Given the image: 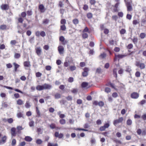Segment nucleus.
<instances>
[{
    "instance_id": "nucleus-7",
    "label": "nucleus",
    "mask_w": 146,
    "mask_h": 146,
    "mask_svg": "<svg viewBox=\"0 0 146 146\" xmlns=\"http://www.w3.org/2000/svg\"><path fill=\"white\" fill-rule=\"evenodd\" d=\"M0 8L2 10H7L9 8V4H2L0 6Z\"/></svg>"
},
{
    "instance_id": "nucleus-10",
    "label": "nucleus",
    "mask_w": 146,
    "mask_h": 146,
    "mask_svg": "<svg viewBox=\"0 0 146 146\" xmlns=\"http://www.w3.org/2000/svg\"><path fill=\"white\" fill-rule=\"evenodd\" d=\"M139 96V94L137 92H133L131 95V97L133 99H137Z\"/></svg>"
},
{
    "instance_id": "nucleus-25",
    "label": "nucleus",
    "mask_w": 146,
    "mask_h": 146,
    "mask_svg": "<svg viewBox=\"0 0 146 146\" xmlns=\"http://www.w3.org/2000/svg\"><path fill=\"white\" fill-rule=\"evenodd\" d=\"M106 56V54L104 52L101 53L99 56V57L102 59L105 58Z\"/></svg>"
},
{
    "instance_id": "nucleus-33",
    "label": "nucleus",
    "mask_w": 146,
    "mask_h": 146,
    "mask_svg": "<svg viewBox=\"0 0 146 146\" xmlns=\"http://www.w3.org/2000/svg\"><path fill=\"white\" fill-rule=\"evenodd\" d=\"M146 35L145 33H140L139 37L141 39H143L146 37Z\"/></svg>"
},
{
    "instance_id": "nucleus-1",
    "label": "nucleus",
    "mask_w": 146,
    "mask_h": 146,
    "mask_svg": "<svg viewBox=\"0 0 146 146\" xmlns=\"http://www.w3.org/2000/svg\"><path fill=\"white\" fill-rule=\"evenodd\" d=\"M52 88L51 85L44 84L43 85H38L36 87V89L38 91H41L44 90H50Z\"/></svg>"
},
{
    "instance_id": "nucleus-38",
    "label": "nucleus",
    "mask_w": 146,
    "mask_h": 146,
    "mask_svg": "<svg viewBox=\"0 0 146 146\" xmlns=\"http://www.w3.org/2000/svg\"><path fill=\"white\" fill-rule=\"evenodd\" d=\"M69 68L70 70L73 71L76 69V67L75 66H69Z\"/></svg>"
},
{
    "instance_id": "nucleus-28",
    "label": "nucleus",
    "mask_w": 146,
    "mask_h": 146,
    "mask_svg": "<svg viewBox=\"0 0 146 146\" xmlns=\"http://www.w3.org/2000/svg\"><path fill=\"white\" fill-rule=\"evenodd\" d=\"M7 28V26L5 25H2L0 26V29L2 30H6Z\"/></svg>"
},
{
    "instance_id": "nucleus-41",
    "label": "nucleus",
    "mask_w": 146,
    "mask_h": 146,
    "mask_svg": "<svg viewBox=\"0 0 146 146\" xmlns=\"http://www.w3.org/2000/svg\"><path fill=\"white\" fill-rule=\"evenodd\" d=\"M86 32H87L89 33H90V31L88 27H86L84 30L83 31V33H84Z\"/></svg>"
},
{
    "instance_id": "nucleus-13",
    "label": "nucleus",
    "mask_w": 146,
    "mask_h": 146,
    "mask_svg": "<svg viewBox=\"0 0 146 146\" xmlns=\"http://www.w3.org/2000/svg\"><path fill=\"white\" fill-rule=\"evenodd\" d=\"M35 50L38 56H40L41 55L42 53V49L40 47H37L35 48Z\"/></svg>"
},
{
    "instance_id": "nucleus-34",
    "label": "nucleus",
    "mask_w": 146,
    "mask_h": 146,
    "mask_svg": "<svg viewBox=\"0 0 146 146\" xmlns=\"http://www.w3.org/2000/svg\"><path fill=\"white\" fill-rule=\"evenodd\" d=\"M59 122L62 125H64L66 123V121L64 119H61L60 120Z\"/></svg>"
},
{
    "instance_id": "nucleus-14",
    "label": "nucleus",
    "mask_w": 146,
    "mask_h": 146,
    "mask_svg": "<svg viewBox=\"0 0 146 146\" xmlns=\"http://www.w3.org/2000/svg\"><path fill=\"white\" fill-rule=\"evenodd\" d=\"M84 72H83V76H86L88 75V72L89 71L88 68L85 67L83 69Z\"/></svg>"
},
{
    "instance_id": "nucleus-5",
    "label": "nucleus",
    "mask_w": 146,
    "mask_h": 146,
    "mask_svg": "<svg viewBox=\"0 0 146 146\" xmlns=\"http://www.w3.org/2000/svg\"><path fill=\"white\" fill-rule=\"evenodd\" d=\"M123 120V118L122 117H120L118 119L114 120L113 121V124L116 126L117 124L122 123Z\"/></svg>"
},
{
    "instance_id": "nucleus-64",
    "label": "nucleus",
    "mask_w": 146,
    "mask_h": 146,
    "mask_svg": "<svg viewBox=\"0 0 146 146\" xmlns=\"http://www.w3.org/2000/svg\"><path fill=\"white\" fill-rule=\"evenodd\" d=\"M21 15L22 17L25 18L26 17L27 14L25 12H23L21 13Z\"/></svg>"
},
{
    "instance_id": "nucleus-19",
    "label": "nucleus",
    "mask_w": 146,
    "mask_h": 146,
    "mask_svg": "<svg viewBox=\"0 0 146 146\" xmlns=\"http://www.w3.org/2000/svg\"><path fill=\"white\" fill-rule=\"evenodd\" d=\"M50 128L52 129H60V127H56L55 124L54 123H51L49 125Z\"/></svg>"
},
{
    "instance_id": "nucleus-48",
    "label": "nucleus",
    "mask_w": 146,
    "mask_h": 146,
    "mask_svg": "<svg viewBox=\"0 0 146 146\" xmlns=\"http://www.w3.org/2000/svg\"><path fill=\"white\" fill-rule=\"evenodd\" d=\"M40 36L42 37H44L46 36L45 32L43 31H42L40 33Z\"/></svg>"
},
{
    "instance_id": "nucleus-54",
    "label": "nucleus",
    "mask_w": 146,
    "mask_h": 146,
    "mask_svg": "<svg viewBox=\"0 0 146 146\" xmlns=\"http://www.w3.org/2000/svg\"><path fill=\"white\" fill-rule=\"evenodd\" d=\"M66 98L67 100L71 101L72 99V97L70 96H69L66 97Z\"/></svg>"
},
{
    "instance_id": "nucleus-24",
    "label": "nucleus",
    "mask_w": 146,
    "mask_h": 146,
    "mask_svg": "<svg viewBox=\"0 0 146 146\" xmlns=\"http://www.w3.org/2000/svg\"><path fill=\"white\" fill-rule=\"evenodd\" d=\"M86 16L88 19H91L92 18L93 15L92 13L89 12L87 14Z\"/></svg>"
},
{
    "instance_id": "nucleus-15",
    "label": "nucleus",
    "mask_w": 146,
    "mask_h": 146,
    "mask_svg": "<svg viewBox=\"0 0 146 146\" xmlns=\"http://www.w3.org/2000/svg\"><path fill=\"white\" fill-rule=\"evenodd\" d=\"M39 9H40V11L42 13H44L46 10L44 7L43 4H40L38 6Z\"/></svg>"
},
{
    "instance_id": "nucleus-43",
    "label": "nucleus",
    "mask_w": 146,
    "mask_h": 146,
    "mask_svg": "<svg viewBox=\"0 0 146 146\" xmlns=\"http://www.w3.org/2000/svg\"><path fill=\"white\" fill-rule=\"evenodd\" d=\"M111 90L110 88L106 87L105 89V91L107 93H109L111 92Z\"/></svg>"
},
{
    "instance_id": "nucleus-26",
    "label": "nucleus",
    "mask_w": 146,
    "mask_h": 146,
    "mask_svg": "<svg viewBox=\"0 0 146 146\" xmlns=\"http://www.w3.org/2000/svg\"><path fill=\"white\" fill-rule=\"evenodd\" d=\"M24 139L26 141L28 142H30L32 140V138H31L30 137L28 136H26L25 138Z\"/></svg>"
},
{
    "instance_id": "nucleus-61",
    "label": "nucleus",
    "mask_w": 146,
    "mask_h": 146,
    "mask_svg": "<svg viewBox=\"0 0 146 146\" xmlns=\"http://www.w3.org/2000/svg\"><path fill=\"white\" fill-rule=\"evenodd\" d=\"M112 19L114 20L115 21H116L117 20L118 17L117 15H113L112 16Z\"/></svg>"
},
{
    "instance_id": "nucleus-20",
    "label": "nucleus",
    "mask_w": 146,
    "mask_h": 146,
    "mask_svg": "<svg viewBox=\"0 0 146 146\" xmlns=\"http://www.w3.org/2000/svg\"><path fill=\"white\" fill-rule=\"evenodd\" d=\"M16 129L15 127H13L11 129V135L12 136H15L16 135V133H15Z\"/></svg>"
},
{
    "instance_id": "nucleus-29",
    "label": "nucleus",
    "mask_w": 146,
    "mask_h": 146,
    "mask_svg": "<svg viewBox=\"0 0 146 146\" xmlns=\"http://www.w3.org/2000/svg\"><path fill=\"white\" fill-rule=\"evenodd\" d=\"M146 103V100H143L141 101L139 103V104L143 106V105Z\"/></svg>"
},
{
    "instance_id": "nucleus-9",
    "label": "nucleus",
    "mask_w": 146,
    "mask_h": 146,
    "mask_svg": "<svg viewBox=\"0 0 146 146\" xmlns=\"http://www.w3.org/2000/svg\"><path fill=\"white\" fill-rule=\"evenodd\" d=\"M58 50L60 54H62L64 52V48L63 46L60 45L58 47Z\"/></svg>"
},
{
    "instance_id": "nucleus-59",
    "label": "nucleus",
    "mask_w": 146,
    "mask_h": 146,
    "mask_svg": "<svg viewBox=\"0 0 146 146\" xmlns=\"http://www.w3.org/2000/svg\"><path fill=\"white\" fill-rule=\"evenodd\" d=\"M88 35L87 33H83V38H87L88 37Z\"/></svg>"
},
{
    "instance_id": "nucleus-11",
    "label": "nucleus",
    "mask_w": 146,
    "mask_h": 146,
    "mask_svg": "<svg viewBox=\"0 0 146 146\" xmlns=\"http://www.w3.org/2000/svg\"><path fill=\"white\" fill-rule=\"evenodd\" d=\"M107 85L111 87L112 88L116 90H117V88H118V87L117 86H116L115 84L111 83V82H108Z\"/></svg>"
},
{
    "instance_id": "nucleus-27",
    "label": "nucleus",
    "mask_w": 146,
    "mask_h": 146,
    "mask_svg": "<svg viewBox=\"0 0 146 146\" xmlns=\"http://www.w3.org/2000/svg\"><path fill=\"white\" fill-rule=\"evenodd\" d=\"M54 96L55 99H56L60 98L61 97V95L59 93H56L54 95Z\"/></svg>"
},
{
    "instance_id": "nucleus-39",
    "label": "nucleus",
    "mask_w": 146,
    "mask_h": 146,
    "mask_svg": "<svg viewBox=\"0 0 146 146\" xmlns=\"http://www.w3.org/2000/svg\"><path fill=\"white\" fill-rule=\"evenodd\" d=\"M36 112L38 117L40 116V113L39 110L37 107H36Z\"/></svg>"
},
{
    "instance_id": "nucleus-16",
    "label": "nucleus",
    "mask_w": 146,
    "mask_h": 146,
    "mask_svg": "<svg viewBox=\"0 0 146 146\" xmlns=\"http://www.w3.org/2000/svg\"><path fill=\"white\" fill-rule=\"evenodd\" d=\"M126 56V55H123V54H115V59L114 58V61H115L116 60V58H123L124 57H125Z\"/></svg>"
},
{
    "instance_id": "nucleus-45",
    "label": "nucleus",
    "mask_w": 146,
    "mask_h": 146,
    "mask_svg": "<svg viewBox=\"0 0 146 146\" xmlns=\"http://www.w3.org/2000/svg\"><path fill=\"white\" fill-rule=\"evenodd\" d=\"M60 30L62 31H65L66 29V27L65 25H62L60 26Z\"/></svg>"
},
{
    "instance_id": "nucleus-42",
    "label": "nucleus",
    "mask_w": 146,
    "mask_h": 146,
    "mask_svg": "<svg viewBox=\"0 0 146 146\" xmlns=\"http://www.w3.org/2000/svg\"><path fill=\"white\" fill-rule=\"evenodd\" d=\"M72 22L74 25H76L78 24L79 21L77 19H75L73 20Z\"/></svg>"
},
{
    "instance_id": "nucleus-30",
    "label": "nucleus",
    "mask_w": 146,
    "mask_h": 146,
    "mask_svg": "<svg viewBox=\"0 0 146 146\" xmlns=\"http://www.w3.org/2000/svg\"><path fill=\"white\" fill-rule=\"evenodd\" d=\"M21 57V54L19 53H15L14 55V57L16 59H18Z\"/></svg>"
},
{
    "instance_id": "nucleus-23",
    "label": "nucleus",
    "mask_w": 146,
    "mask_h": 146,
    "mask_svg": "<svg viewBox=\"0 0 146 146\" xmlns=\"http://www.w3.org/2000/svg\"><path fill=\"white\" fill-rule=\"evenodd\" d=\"M131 40L134 44H136L138 42V38L137 37L134 36Z\"/></svg>"
},
{
    "instance_id": "nucleus-35",
    "label": "nucleus",
    "mask_w": 146,
    "mask_h": 146,
    "mask_svg": "<svg viewBox=\"0 0 146 146\" xmlns=\"http://www.w3.org/2000/svg\"><path fill=\"white\" fill-rule=\"evenodd\" d=\"M49 20L48 19H45L42 21V24H47L49 22Z\"/></svg>"
},
{
    "instance_id": "nucleus-22",
    "label": "nucleus",
    "mask_w": 146,
    "mask_h": 146,
    "mask_svg": "<svg viewBox=\"0 0 146 146\" xmlns=\"http://www.w3.org/2000/svg\"><path fill=\"white\" fill-rule=\"evenodd\" d=\"M16 102L17 104L20 106L24 104L23 101L21 99H18Z\"/></svg>"
},
{
    "instance_id": "nucleus-46",
    "label": "nucleus",
    "mask_w": 146,
    "mask_h": 146,
    "mask_svg": "<svg viewBox=\"0 0 146 146\" xmlns=\"http://www.w3.org/2000/svg\"><path fill=\"white\" fill-rule=\"evenodd\" d=\"M25 106L26 108H29L31 106L30 104L29 101H27L26 104H25Z\"/></svg>"
},
{
    "instance_id": "nucleus-55",
    "label": "nucleus",
    "mask_w": 146,
    "mask_h": 146,
    "mask_svg": "<svg viewBox=\"0 0 146 146\" xmlns=\"http://www.w3.org/2000/svg\"><path fill=\"white\" fill-rule=\"evenodd\" d=\"M35 75L36 77H39L42 76V74L40 72H38L36 73Z\"/></svg>"
},
{
    "instance_id": "nucleus-44",
    "label": "nucleus",
    "mask_w": 146,
    "mask_h": 146,
    "mask_svg": "<svg viewBox=\"0 0 146 146\" xmlns=\"http://www.w3.org/2000/svg\"><path fill=\"white\" fill-rule=\"evenodd\" d=\"M127 124L128 125H131L132 123V120L130 119H128L126 122Z\"/></svg>"
},
{
    "instance_id": "nucleus-2",
    "label": "nucleus",
    "mask_w": 146,
    "mask_h": 146,
    "mask_svg": "<svg viewBox=\"0 0 146 146\" xmlns=\"http://www.w3.org/2000/svg\"><path fill=\"white\" fill-rule=\"evenodd\" d=\"M125 3L127 7V11H131L132 10V0H124Z\"/></svg>"
},
{
    "instance_id": "nucleus-32",
    "label": "nucleus",
    "mask_w": 146,
    "mask_h": 146,
    "mask_svg": "<svg viewBox=\"0 0 146 146\" xmlns=\"http://www.w3.org/2000/svg\"><path fill=\"white\" fill-rule=\"evenodd\" d=\"M47 146H58L57 143H53L50 142H48L47 144Z\"/></svg>"
},
{
    "instance_id": "nucleus-12",
    "label": "nucleus",
    "mask_w": 146,
    "mask_h": 146,
    "mask_svg": "<svg viewBox=\"0 0 146 146\" xmlns=\"http://www.w3.org/2000/svg\"><path fill=\"white\" fill-rule=\"evenodd\" d=\"M54 135L56 137L58 138L59 139L62 138L64 136L63 134L62 133L59 134V132L57 131L55 132Z\"/></svg>"
},
{
    "instance_id": "nucleus-31",
    "label": "nucleus",
    "mask_w": 146,
    "mask_h": 146,
    "mask_svg": "<svg viewBox=\"0 0 146 146\" xmlns=\"http://www.w3.org/2000/svg\"><path fill=\"white\" fill-rule=\"evenodd\" d=\"M117 69L114 68L113 70V74L115 77L117 78Z\"/></svg>"
},
{
    "instance_id": "nucleus-58",
    "label": "nucleus",
    "mask_w": 146,
    "mask_h": 146,
    "mask_svg": "<svg viewBox=\"0 0 146 146\" xmlns=\"http://www.w3.org/2000/svg\"><path fill=\"white\" fill-rule=\"evenodd\" d=\"M71 92L73 93H77L78 92V90L77 89L73 88L71 90Z\"/></svg>"
},
{
    "instance_id": "nucleus-57",
    "label": "nucleus",
    "mask_w": 146,
    "mask_h": 146,
    "mask_svg": "<svg viewBox=\"0 0 146 146\" xmlns=\"http://www.w3.org/2000/svg\"><path fill=\"white\" fill-rule=\"evenodd\" d=\"M17 43L15 40H12L10 42V44L12 45H15Z\"/></svg>"
},
{
    "instance_id": "nucleus-62",
    "label": "nucleus",
    "mask_w": 146,
    "mask_h": 146,
    "mask_svg": "<svg viewBox=\"0 0 146 146\" xmlns=\"http://www.w3.org/2000/svg\"><path fill=\"white\" fill-rule=\"evenodd\" d=\"M27 15L28 16H30L32 15V12L31 10H28L27 12Z\"/></svg>"
},
{
    "instance_id": "nucleus-47",
    "label": "nucleus",
    "mask_w": 146,
    "mask_h": 146,
    "mask_svg": "<svg viewBox=\"0 0 146 146\" xmlns=\"http://www.w3.org/2000/svg\"><path fill=\"white\" fill-rule=\"evenodd\" d=\"M126 30L124 29H122L120 31V33L121 35H123L126 33Z\"/></svg>"
},
{
    "instance_id": "nucleus-53",
    "label": "nucleus",
    "mask_w": 146,
    "mask_h": 146,
    "mask_svg": "<svg viewBox=\"0 0 146 146\" xmlns=\"http://www.w3.org/2000/svg\"><path fill=\"white\" fill-rule=\"evenodd\" d=\"M74 79L72 77H69L68 79V81L70 83H72L74 81Z\"/></svg>"
},
{
    "instance_id": "nucleus-52",
    "label": "nucleus",
    "mask_w": 146,
    "mask_h": 146,
    "mask_svg": "<svg viewBox=\"0 0 146 146\" xmlns=\"http://www.w3.org/2000/svg\"><path fill=\"white\" fill-rule=\"evenodd\" d=\"M17 129L18 130V132H19L20 131L23 130V128L21 126H19L17 127Z\"/></svg>"
},
{
    "instance_id": "nucleus-51",
    "label": "nucleus",
    "mask_w": 146,
    "mask_h": 146,
    "mask_svg": "<svg viewBox=\"0 0 146 146\" xmlns=\"http://www.w3.org/2000/svg\"><path fill=\"white\" fill-rule=\"evenodd\" d=\"M7 122L9 123H13V120L12 118H10L7 119Z\"/></svg>"
},
{
    "instance_id": "nucleus-36",
    "label": "nucleus",
    "mask_w": 146,
    "mask_h": 146,
    "mask_svg": "<svg viewBox=\"0 0 146 146\" xmlns=\"http://www.w3.org/2000/svg\"><path fill=\"white\" fill-rule=\"evenodd\" d=\"M61 112L59 111L58 113V114L59 115V117L63 119L65 117V115L63 114H60Z\"/></svg>"
},
{
    "instance_id": "nucleus-3",
    "label": "nucleus",
    "mask_w": 146,
    "mask_h": 146,
    "mask_svg": "<svg viewBox=\"0 0 146 146\" xmlns=\"http://www.w3.org/2000/svg\"><path fill=\"white\" fill-rule=\"evenodd\" d=\"M135 65L139 67L140 69L141 70L144 69L145 68V65L143 63H140V62L137 61L135 62Z\"/></svg>"
},
{
    "instance_id": "nucleus-56",
    "label": "nucleus",
    "mask_w": 146,
    "mask_h": 146,
    "mask_svg": "<svg viewBox=\"0 0 146 146\" xmlns=\"http://www.w3.org/2000/svg\"><path fill=\"white\" fill-rule=\"evenodd\" d=\"M90 3L91 5H94L96 3L95 0H90Z\"/></svg>"
},
{
    "instance_id": "nucleus-8",
    "label": "nucleus",
    "mask_w": 146,
    "mask_h": 146,
    "mask_svg": "<svg viewBox=\"0 0 146 146\" xmlns=\"http://www.w3.org/2000/svg\"><path fill=\"white\" fill-rule=\"evenodd\" d=\"M59 40L63 45H65L68 42L67 40H65L64 37L63 36H61L60 37Z\"/></svg>"
},
{
    "instance_id": "nucleus-4",
    "label": "nucleus",
    "mask_w": 146,
    "mask_h": 146,
    "mask_svg": "<svg viewBox=\"0 0 146 146\" xmlns=\"http://www.w3.org/2000/svg\"><path fill=\"white\" fill-rule=\"evenodd\" d=\"M7 137L6 136H3V135L0 133V145L5 143L6 141Z\"/></svg>"
},
{
    "instance_id": "nucleus-21",
    "label": "nucleus",
    "mask_w": 146,
    "mask_h": 146,
    "mask_svg": "<svg viewBox=\"0 0 146 146\" xmlns=\"http://www.w3.org/2000/svg\"><path fill=\"white\" fill-rule=\"evenodd\" d=\"M14 66V70L15 72L17 71V69L19 67L20 65L15 62H14L13 63Z\"/></svg>"
},
{
    "instance_id": "nucleus-6",
    "label": "nucleus",
    "mask_w": 146,
    "mask_h": 146,
    "mask_svg": "<svg viewBox=\"0 0 146 146\" xmlns=\"http://www.w3.org/2000/svg\"><path fill=\"white\" fill-rule=\"evenodd\" d=\"M119 4L120 3L119 2H117L114 5H112V7H113V9L112 10V12L113 13H115L118 12V7Z\"/></svg>"
},
{
    "instance_id": "nucleus-17",
    "label": "nucleus",
    "mask_w": 146,
    "mask_h": 146,
    "mask_svg": "<svg viewBox=\"0 0 146 146\" xmlns=\"http://www.w3.org/2000/svg\"><path fill=\"white\" fill-rule=\"evenodd\" d=\"M23 65L24 67H29L31 66L30 62L29 61H25L24 62Z\"/></svg>"
},
{
    "instance_id": "nucleus-63",
    "label": "nucleus",
    "mask_w": 146,
    "mask_h": 146,
    "mask_svg": "<svg viewBox=\"0 0 146 146\" xmlns=\"http://www.w3.org/2000/svg\"><path fill=\"white\" fill-rule=\"evenodd\" d=\"M18 21L19 23H22L23 22V18L21 17H20L18 19Z\"/></svg>"
},
{
    "instance_id": "nucleus-60",
    "label": "nucleus",
    "mask_w": 146,
    "mask_h": 146,
    "mask_svg": "<svg viewBox=\"0 0 146 146\" xmlns=\"http://www.w3.org/2000/svg\"><path fill=\"white\" fill-rule=\"evenodd\" d=\"M118 15L120 17H122L123 16V14L122 12H119L118 13Z\"/></svg>"
},
{
    "instance_id": "nucleus-18",
    "label": "nucleus",
    "mask_w": 146,
    "mask_h": 146,
    "mask_svg": "<svg viewBox=\"0 0 146 146\" xmlns=\"http://www.w3.org/2000/svg\"><path fill=\"white\" fill-rule=\"evenodd\" d=\"M90 87V86L88 85V83L86 82H83V91L84 90V88H88Z\"/></svg>"
},
{
    "instance_id": "nucleus-40",
    "label": "nucleus",
    "mask_w": 146,
    "mask_h": 146,
    "mask_svg": "<svg viewBox=\"0 0 146 146\" xmlns=\"http://www.w3.org/2000/svg\"><path fill=\"white\" fill-rule=\"evenodd\" d=\"M36 142L37 144L40 145L42 143V141L41 139H38L36 140Z\"/></svg>"
},
{
    "instance_id": "nucleus-37",
    "label": "nucleus",
    "mask_w": 146,
    "mask_h": 146,
    "mask_svg": "<svg viewBox=\"0 0 146 146\" xmlns=\"http://www.w3.org/2000/svg\"><path fill=\"white\" fill-rule=\"evenodd\" d=\"M133 45L132 44L130 43L128 44L126 48L128 49H130L133 48Z\"/></svg>"
},
{
    "instance_id": "nucleus-50",
    "label": "nucleus",
    "mask_w": 146,
    "mask_h": 146,
    "mask_svg": "<svg viewBox=\"0 0 146 146\" xmlns=\"http://www.w3.org/2000/svg\"><path fill=\"white\" fill-rule=\"evenodd\" d=\"M66 23V21L65 19H62L60 21V23L63 25H65Z\"/></svg>"
},
{
    "instance_id": "nucleus-49",
    "label": "nucleus",
    "mask_w": 146,
    "mask_h": 146,
    "mask_svg": "<svg viewBox=\"0 0 146 146\" xmlns=\"http://www.w3.org/2000/svg\"><path fill=\"white\" fill-rule=\"evenodd\" d=\"M135 76L137 77H140L141 75V73L139 71L136 72L135 74Z\"/></svg>"
}]
</instances>
